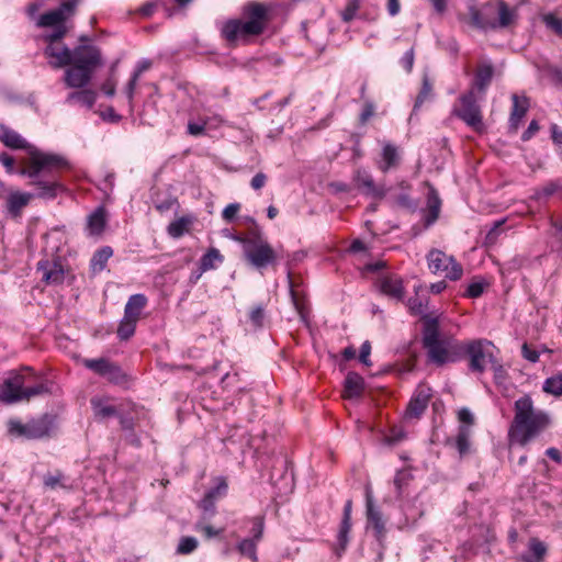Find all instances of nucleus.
<instances>
[{
    "label": "nucleus",
    "instance_id": "f257e3e1",
    "mask_svg": "<svg viewBox=\"0 0 562 562\" xmlns=\"http://www.w3.org/2000/svg\"><path fill=\"white\" fill-rule=\"evenodd\" d=\"M423 347L427 350L428 361L441 367L446 363H454L469 359V370L482 374L486 369V359L490 356L485 347L493 346L487 339H473L459 341L449 337H441L438 317L424 316V329H422Z\"/></svg>",
    "mask_w": 562,
    "mask_h": 562
},
{
    "label": "nucleus",
    "instance_id": "f03ea898",
    "mask_svg": "<svg viewBox=\"0 0 562 562\" xmlns=\"http://www.w3.org/2000/svg\"><path fill=\"white\" fill-rule=\"evenodd\" d=\"M273 18L272 3L249 0L239 8V16L221 23L220 35L228 47L251 45L271 30Z\"/></svg>",
    "mask_w": 562,
    "mask_h": 562
},
{
    "label": "nucleus",
    "instance_id": "7ed1b4c3",
    "mask_svg": "<svg viewBox=\"0 0 562 562\" xmlns=\"http://www.w3.org/2000/svg\"><path fill=\"white\" fill-rule=\"evenodd\" d=\"M69 168L67 159L58 154L36 153L32 161L20 168L18 175L30 179L33 196L45 201L55 200L67 191L60 179V171Z\"/></svg>",
    "mask_w": 562,
    "mask_h": 562
},
{
    "label": "nucleus",
    "instance_id": "20e7f679",
    "mask_svg": "<svg viewBox=\"0 0 562 562\" xmlns=\"http://www.w3.org/2000/svg\"><path fill=\"white\" fill-rule=\"evenodd\" d=\"M515 416L508 429L509 447L517 445L525 448L533 438L543 431L551 423L544 411H535L529 394L515 401Z\"/></svg>",
    "mask_w": 562,
    "mask_h": 562
},
{
    "label": "nucleus",
    "instance_id": "39448f33",
    "mask_svg": "<svg viewBox=\"0 0 562 562\" xmlns=\"http://www.w3.org/2000/svg\"><path fill=\"white\" fill-rule=\"evenodd\" d=\"M31 379L33 378L18 370L10 371L9 376L0 384V403L12 405L46 394L57 395L60 391L50 380H41L34 385H29Z\"/></svg>",
    "mask_w": 562,
    "mask_h": 562
},
{
    "label": "nucleus",
    "instance_id": "423d86ee",
    "mask_svg": "<svg viewBox=\"0 0 562 562\" xmlns=\"http://www.w3.org/2000/svg\"><path fill=\"white\" fill-rule=\"evenodd\" d=\"M57 429L58 416L53 413H44L25 424L18 418H10L7 422L8 434L25 440L48 439L56 434Z\"/></svg>",
    "mask_w": 562,
    "mask_h": 562
},
{
    "label": "nucleus",
    "instance_id": "0eeeda50",
    "mask_svg": "<svg viewBox=\"0 0 562 562\" xmlns=\"http://www.w3.org/2000/svg\"><path fill=\"white\" fill-rule=\"evenodd\" d=\"M76 5V0L64 1L57 9L47 11L40 16L37 26L54 27L52 33L43 36V40L48 43V45H53L65 37L67 34V27L65 25L67 13H74Z\"/></svg>",
    "mask_w": 562,
    "mask_h": 562
},
{
    "label": "nucleus",
    "instance_id": "6e6552de",
    "mask_svg": "<svg viewBox=\"0 0 562 562\" xmlns=\"http://www.w3.org/2000/svg\"><path fill=\"white\" fill-rule=\"evenodd\" d=\"M461 106L453 110V115L463 121L469 127L479 134L486 133L483 122L479 98L473 90H469L459 97Z\"/></svg>",
    "mask_w": 562,
    "mask_h": 562
},
{
    "label": "nucleus",
    "instance_id": "1a4fd4ad",
    "mask_svg": "<svg viewBox=\"0 0 562 562\" xmlns=\"http://www.w3.org/2000/svg\"><path fill=\"white\" fill-rule=\"evenodd\" d=\"M245 260L255 269L263 270L278 262V254L267 241L246 240L243 246Z\"/></svg>",
    "mask_w": 562,
    "mask_h": 562
},
{
    "label": "nucleus",
    "instance_id": "9d476101",
    "mask_svg": "<svg viewBox=\"0 0 562 562\" xmlns=\"http://www.w3.org/2000/svg\"><path fill=\"white\" fill-rule=\"evenodd\" d=\"M82 363L87 369L105 378L112 384L122 385L127 382V374L122 368L106 358L85 359Z\"/></svg>",
    "mask_w": 562,
    "mask_h": 562
},
{
    "label": "nucleus",
    "instance_id": "9b49d317",
    "mask_svg": "<svg viewBox=\"0 0 562 562\" xmlns=\"http://www.w3.org/2000/svg\"><path fill=\"white\" fill-rule=\"evenodd\" d=\"M469 14L472 25L480 30H495V20L497 14L496 2L488 1L476 8L469 7Z\"/></svg>",
    "mask_w": 562,
    "mask_h": 562
},
{
    "label": "nucleus",
    "instance_id": "f8f14e48",
    "mask_svg": "<svg viewBox=\"0 0 562 562\" xmlns=\"http://www.w3.org/2000/svg\"><path fill=\"white\" fill-rule=\"evenodd\" d=\"M0 142L11 149H24L27 154V158L24 160L25 166L27 161H32L35 151L44 153L36 146L27 143L19 133L4 124H0Z\"/></svg>",
    "mask_w": 562,
    "mask_h": 562
},
{
    "label": "nucleus",
    "instance_id": "ddd939ff",
    "mask_svg": "<svg viewBox=\"0 0 562 562\" xmlns=\"http://www.w3.org/2000/svg\"><path fill=\"white\" fill-rule=\"evenodd\" d=\"M72 64L88 67L94 71L103 65L100 48L92 44H79L72 48Z\"/></svg>",
    "mask_w": 562,
    "mask_h": 562
},
{
    "label": "nucleus",
    "instance_id": "4468645a",
    "mask_svg": "<svg viewBox=\"0 0 562 562\" xmlns=\"http://www.w3.org/2000/svg\"><path fill=\"white\" fill-rule=\"evenodd\" d=\"M367 525L372 527L374 537L379 543L385 539L386 529L381 510L374 506L371 491L366 490Z\"/></svg>",
    "mask_w": 562,
    "mask_h": 562
},
{
    "label": "nucleus",
    "instance_id": "2eb2a0df",
    "mask_svg": "<svg viewBox=\"0 0 562 562\" xmlns=\"http://www.w3.org/2000/svg\"><path fill=\"white\" fill-rule=\"evenodd\" d=\"M431 396V387L425 384H419L407 404L405 411L406 417L419 418L427 409Z\"/></svg>",
    "mask_w": 562,
    "mask_h": 562
},
{
    "label": "nucleus",
    "instance_id": "dca6fc26",
    "mask_svg": "<svg viewBox=\"0 0 562 562\" xmlns=\"http://www.w3.org/2000/svg\"><path fill=\"white\" fill-rule=\"evenodd\" d=\"M495 75V67L491 61H484L479 64L473 80L471 82L470 90L483 98L493 80Z\"/></svg>",
    "mask_w": 562,
    "mask_h": 562
},
{
    "label": "nucleus",
    "instance_id": "f3484780",
    "mask_svg": "<svg viewBox=\"0 0 562 562\" xmlns=\"http://www.w3.org/2000/svg\"><path fill=\"white\" fill-rule=\"evenodd\" d=\"M379 291L397 302H402L405 296V288L401 277L396 274L382 276L376 282Z\"/></svg>",
    "mask_w": 562,
    "mask_h": 562
},
{
    "label": "nucleus",
    "instance_id": "a211bd4d",
    "mask_svg": "<svg viewBox=\"0 0 562 562\" xmlns=\"http://www.w3.org/2000/svg\"><path fill=\"white\" fill-rule=\"evenodd\" d=\"M36 268L42 272V281L48 285H58L65 280V270L59 260H40Z\"/></svg>",
    "mask_w": 562,
    "mask_h": 562
},
{
    "label": "nucleus",
    "instance_id": "6ab92c4d",
    "mask_svg": "<svg viewBox=\"0 0 562 562\" xmlns=\"http://www.w3.org/2000/svg\"><path fill=\"white\" fill-rule=\"evenodd\" d=\"M351 510H352V501L347 499L342 510V518L340 521L338 535H337V546L335 548V552L337 557H341L346 551L349 543V532L351 530Z\"/></svg>",
    "mask_w": 562,
    "mask_h": 562
},
{
    "label": "nucleus",
    "instance_id": "aec40b11",
    "mask_svg": "<svg viewBox=\"0 0 562 562\" xmlns=\"http://www.w3.org/2000/svg\"><path fill=\"white\" fill-rule=\"evenodd\" d=\"M94 70L76 64L65 70L64 81L68 88H85L92 79Z\"/></svg>",
    "mask_w": 562,
    "mask_h": 562
},
{
    "label": "nucleus",
    "instance_id": "412c9836",
    "mask_svg": "<svg viewBox=\"0 0 562 562\" xmlns=\"http://www.w3.org/2000/svg\"><path fill=\"white\" fill-rule=\"evenodd\" d=\"M397 187L401 189V192L390 198V204L414 213L418 207V203L409 194L412 186L406 180H402L397 183Z\"/></svg>",
    "mask_w": 562,
    "mask_h": 562
},
{
    "label": "nucleus",
    "instance_id": "4be33fe9",
    "mask_svg": "<svg viewBox=\"0 0 562 562\" xmlns=\"http://www.w3.org/2000/svg\"><path fill=\"white\" fill-rule=\"evenodd\" d=\"M364 379L357 372L350 371L344 380L342 397L346 400L360 398L364 392Z\"/></svg>",
    "mask_w": 562,
    "mask_h": 562
},
{
    "label": "nucleus",
    "instance_id": "5701e85b",
    "mask_svg": "<svg viewBox=\"0 0 562 562\" xmlns=\"http://www.w3.org/2000/svg\"><path fill=\"white\" fill-rule=\"evenodd\" d=\"M44 55L54 58L49 64L56 69L69 66L74 61L72 49L66 45L61 49H57L54 45H47L44 49Z\"/></svg>",
    "mask_w": 562,
    "mask_h": 562
},
{
    "label": "nucleus",
    "instance_id": "b1692460",
    "mask_svg": "<svg viewBox=\"0 0 562 562\" xmlns=\"http://www.w3.org/2000/svg\"><path fill=\"white\" fill-rule=\"evenodd\" d=\"M512 100L513 108L510 112L508 128L510 133H516L521 120L529 109V100L526 97L520 99L517 94H513Z\"/></svg>",
    "mask_w": 562,
    "mask_h": 562
},
{
    "label": "nucleus",
    "instance_id": "393cba45",
    "mask_svg": "<svg viewBox=\"0 0 562 562\" xmlns=\"http://www.w3.org/2000/svg\"><path fill=\"white\" fill-rule=\"evenodd\" d=\"M32 193L12 191L7 196V212L12 217L21 215L22 210L30 203Z\"/></svg>",
    "mask_w": 562,
    "mask_h": 562
},
{
    "label": "nucleus",
    "instance_id": "a878e982",
    "mask_svg": "<svg viewBox=\"0 0 562 562\" xmlns=\"http://www.w3.org/2000/svg\"><path fill=\"white\" fill-rule=\"evenodd\" d=\"M441 207V200L437 190L430 186L427 193V210L428 213L424 218L425 227L431 226L439 217Z\"/></svg>",
    "mask_w": 562,
    "mask_h": 562
},
{
    "label": "nucleus",
    "instance_id": "bb28decb",
    "mask_svg": "<svg viewBox=\"0 0 562 562\" xmlns=\"http://www.w3.org/2000/svg\"><path fill=\"white\" fill-rule=\"evenodd\" d=\"M381 157L382 160L379 164V169L384 173L393 168H396L400 164L397 147L391 143H386L383 146Z\"/></svg>",
    "mask_w": 562,
    "mask_h": 562
},
{
    "label": "nucleus",
    "instance_id": "cd10ccee",
    "mask_svg": "<svg viewBox=\"0 0 562 562\" xmlns=\"http://www.w3.org/2000/svg\"><path fill=\"white\" fill-rule=\"evenodd\" d=\"M547 554V546L538 538H530L528 551L521 554L522 562H541Z\"/></svg>",
    "mask_w": 562,
    "mask_h": 562
},
{
    "label": "nucleus",
    "instance_id": "c85d7f7f",
    "mask_svg": "<svg viewBox=\"0 0 562 562\" xmlns=\"http://www.w3.org/2000/svg\"><path fill=\"white\" fill-rule=\"evenodd\" d=\"M498 18L495 20V30L508 27L516 18V11L510 9L503 0L496 1Z\"/></svg>",
    "mask_w": 562,
    "mask_h": 562
},
{
    "label": "nucleus",
    "instance_id": "c756f323",
    "mask_svg": "<svg viewBox=\"0 0 562 562\" xmlns=\"http://www.w3.org/2000/svg\"><path fill=\"white\" fill-rule=\"evenodd\" d=\"M426 258L428 268L432 273L448 270L449 257L443 251L434 248L427 254Z\"/></svg>",
    "mask_w": 562,
    "mask_h": 562
},
{
    "label": "nucleus",
    "instance_id": "7c9ffc66",
    "mask_svg": "<svg viewBox=\"0 0 562 562\" xmlns=\"http://www.w3.org/2000/svg\"><path fill=\"white\" fill-rule=\"evenodd\" d=\"M224 256L217 248L211 247L201 258L199 269L201 272L215 269L218 265L223 263Z\"/></svg>",
    "mask_w": 562,
    "mask_h": 562
},
{
    "label": "nucleus",
    "instance_id": "2f4dec72",
    "mask_svg": "<svg viewBox=\"0 0 562 562\" xmlns=\"http://www.w3.org/2000/svg\"><path fill=\"white\" fill-rule=\"evenodd\" d=\"M105 211L102 206L95 209L87 218V226L91 235H100L105 228Z\"/></svg>",
    "mask_w": 562,
    "mask_h": 562
},
{
    "label": "nucleus",
    "instance_id": "473e14b6",
    "mask_svg": "<svg viewBox=\"0 0 562 562\" xmlns=\"http://www.w3.org/2000/svg\"><path fill=\"white\" fill-rule=\"evenodd\" d=\"M113 249L110 246H103L98 249L90 261V268L93 273L103 271L106 267L108 260L112 257Z\"/></svg>",
    "mask_w": 562,
    "mask_h": 562
},
{
    "label": "nucleus",
    "instance_id": "72a5a7b5",
    "mask_svg": "<svg viewBox=\"0 0 562 562\" xmlns=\"http://www.w3.org/2000/svg\"><path fill=\"white\" fill-rule=\"evenodd\" d=\"M281 465H282L283 471H282L280 477L276 479V474H274V472H272L270 475V481L274 486L279 487L280 490H281V487L279 486V481H281L283 483V487L285 490L292 491L293 482H294V474H293V471L290 469L291 463L286 459H283V460H281Z\"/></svg>",
    "mask_w": 562,
    "mask_h": 562
},
{
    "label": "nucleus",
    "instance_id": "f704fd0d",
    "mask_svg": "<svg viewBox=\"0 0 562 562\" xmlns=\"http://www.w3.org/2000/svg\"><path fill=\"white\" fill-rule=\"evenodd\" d=\"M363 195L375 200H382L386 196L390 189L383 184H376L373 178L367 179L364 184L358 189Z\"/></svg>",
    "mask_w": 562,
    "mask_h": 562
},
{
    "label": "nucleus",
    "instance_id": "c9c22d12",
    "mask_svg": "<svg viewBox=\"0 0 562 562\" xmlns=\"http://www.w3.org/2000/svg\"><path fill=\"white\" fill-rule=\"evenodd\" d=\"M146 303H147V299L144 294H140V293L134 294V295L130 296V299L125 305L124 314L138 319L140 312L144 308V306L146 305Z\"/></svg>",
    "mask_w": 562,
    "mask_h": 562
},
{
    "label": "nucleus",
    "instance_id": "e433bc0d",
    "mask_svg": "<svg viewBox=\"0 0 562 562\" xmlns=\"http://www.w3.org/2000/svg\"><path fill=\"white\" fill-rule=\"evenodd\" d=\"M470 437L471 429L468 426L458 427V434L454 440V446L460 454V458H463L470 452Z\"/></svg>",
    "mask_w": 562,
    "mask_h": 562
},
{
    "label": "nucleus",
    "instance_id": "4c0bfd02",
    "mask_svg": "<svg viewBox=\"0 0 562 562\" xmlns=\"http://www.w3.org/2000/svg\"><path fill=\"white\" fill-rule=\"evenodd\" d=\"M91 406L97 419H104L109 417L117 416V409L113 405H106L101 398H91Z\"/></svg>",
    "mask_w": 562,
    "mask_h": 562
},
{
    "label": "nucleus",
    "instance_id": "58836bf2",
    "mask_svg": "<svg viewBox=\"0 0 562 562\" xmlns=\"http://www.w3.org/2000/svg\"><path fill=\"white\" fill-rule=\"evenodd\" d=\"M97 100V93L91 89H83L80 91H75L68 94L67 102L71 103L74 101L79 102L80 104L91 109Z\"/></svg>",
    "mask_w": 562,
    "mask_h": 562
},
{
    "label": "nucleus",
    "instance_id": "ea45409f",
    "mask_svg": "<svg viewBox=\"0 0 562 562\" xmlns=\"http://www.w3.org/2000/svg\"><path fill=\"white\" fill-rule=\"evenodd\" d=\"M137 319L124 314L121 321L116 334L121 340H128L135 333Z\"/></svg>",
    "mask_w": 562,
    "mask_h": 562
},
{
    "label": "nucleus",
    "instance_id": "a19ab883",
    "mask_svg": "<svg viewBox=\"0 0 562 562\" xmlns=\"http://www.w3.org/2000/svg\"><path fill=\"white\" fill-rule=\"evenodd\" d=\"M428 297L426 299H422V297H418V296H415V297H409L406 305L409 310V313L412 315H420V321L422 323L424 324V316L425 315H428V313H426V310L428 307ZM430 317H432L430 314H429Z\"/></svg>",
    "mask_w": 562,
    "mask_h": 562
},
{
    "label": "nucleus",
    "instance_id": "79ce46f5",
    "mask_svg": "<svg viewBox=\"0 0 562 562\" xmlns=\"http://www.w3.org/2000/svg\"><path fill=\"white\" fill-rule=\"evenodd\" d=\"M199 508L202 510L201 520L207 521L216 515V501L212 498V494H204L199 502Z\"/></svg>",
    "mask_w": 562,
    "mask_h": 562
},
{
    "label": "nucleus",
    "instance_id": "37998d69",
    "mask_svg": "<svg viewBox=\"0 0 562 562\" xmlns=\"http://www.w3.org/2000/svg\"><path fill=\"white\" fill-rule=\"evenodd\" d=\"M190 224L191 220L189 217L182 216L171 222L167 227V232L171 237L179 238L184 235Z\"/></svg>",
    "mask_w": 562,
    "mask_h": 562
},
{
    "label": "nucleus",
    "instance_id": "c03bdc74",
    "mask_svg": "<svg viewBox=\"0 0 562 562\" xmlns=\"http://www.w3.org/2000/svg\"><path fill=\"white\" fill-rule=\"evenodd\" d=\"M561 189L559 181L551 180L543 187L535 189L533 199L537 201L547 200Z\"/></svg>",
    "mask_w": 562,
    "mask_h": 562
},
{
    "label": "nucleus",
    "instance_id": "a18cd8bd",
    "mask_svg": "<svg viewBox=\"0 0 562 562\" xmlns=\"http://www.w3.org/2000/svg\"><path fill=\"white\" fill-rule=\"evenodd\" d=\"M542 391L554 396L562 395V373L552 375L544 380Z\"/></svg>",
    "mask_w": 562,
    "mask_h": 562
},
{
    "label": "nucleus",
    "instance_id": "49530a36",
    "mask_svg": "<svg viewBox=\"0 0 562 562\" xmlns=\"http://www.w3.org/2000/svg\"><path fill=\"white\" fill-rule=\"evenodd\" d=\"M412 480L413 474L408 469H401L396 472L393 483L398 496L403 494L404 490L408 486Z\"/></svg>",
    "mask_w": 562,
    "mask_h": 562
},
{
    "label": "nucleus",
    "instance_id": "de8ad7c7",
    "mask_svg": "<svg viewBox=\"0 0 562 562\" xmlns=\"http://www.w3.org/2000/svg\"><path fill=\"white\" fill-rule=\"evenodd\" d=\"M431 91L432 83L430 79L425 75L422 80L419 93L417 94L414 103L413 112H416L423 105V103L430 97Z\"/></svg>",
    "mask_w": 562,
    "mask_h": 562
},
{
    "label": "nucleus",
    "instance_id": "09e8293b",
    "mask_svg": "<svg viewBox=\"0 0 562 562\" xmlns=\"http://www.w3.org/2000/svg\"><path fill=\"white\" fill-rule=\"evenodd\" d=\"M257 543L258 542L255 540L245 538L237 543V550L240 552V554L248 557L252 562H257Z\"/></svg>",
    "mask_w": 562,
    "mask_h": 562
},
{
    "label": "nucleus",
    "instance_id": "8fccbe9b",
    "mask_svg": "<svg viewBox=\"0 0 562 562\" xmlns=\"http://www.w3.org/2000/svg\"><path fill=\"white\" fill-rule=\"evenodd\" d=\"M487 285L488 283L483 278H477L468 285L464 295L471 299L480 297Z\"/></svg>",
    "mask_w": 562,
    "mask_h": 562
},
{
    "label": "nucleus",
    "instance_id": "3c124183",
    "mask_svg": "<svg viewBox=\"0 0 562 562\" xmlns=\"http://www.w3.org/2000/svg\"><path fill=\"white\" fill-rule=\"evenodd\" d=\"M445 271L446 278H448L451 281L460 280L463 274L462 266L452 256L449 257L448 270Z\"/></svg>",
    "mask_w": 562,
    "mask_h": 562
},
{
    "label": "nucleus",
    "instance_id": "603ef678",
    "mask_svg": "<svg viewBox=\"0 0 562 562\" xmlns=\"http://www.w3.org/2000/svg\"><path fill=\"white\" fill-rule=\"evenodd\" d=\"M491 368L494 372V381L502 384L507 379V371L504 366L494 356H490Z\"/></svg>",
    "mask_w": 562,
    "mask_h": 562
},
{
    "label": "nucleus",
    "instance_id": "864d4df0",
    "mask_svg": "<svg viewBox=\"0 0 562 562\" xmlns=\"http://www.w3.org/2000/svg\"><path fill=\"white\" fill-rule=\"evenodd\" d=\"M234 240L240 243L243 246H245L246 240H256V241H262L266 240L262 236V229L261 227L257 225H250L248 227V236L244 237H233Z\"/></svg>",
    "mask_w": 562,
    "mask_h": 562
},
{
    "label": "nucleus",
    "instance_id": "5fc2aeb1",
    "mask_svg": "<svg viewBox=\"0 0 562 562\" xmlns=\"http://www.w3.org/2000/svg\"><path fill=\"white\" fill-rule=\"evenodd\" d=\"M375 115V104L372 100H364L362 110L359 114L358 121L361 126L366 125L368 121Z\"/></svg>",
    "mask_w": 562,
    "mask_h": 562
},
{
    "label": "nucleus",
    "instance_id": "6e6d98bb",
    "mask_svg": "<svg viewBox=\"0 0 562 562\" xmlns=\"http://www.w3.org/2000/svg\"><path fill=\"white\" fill-rule=\"evenodd\" d=\"M252 527L250 529L251 537L249 539L259 542L263 536L265 518L262 516H256L251 519Z\"/></svg>",
    "mask_w": 562,
    "mask_h": 562
},
{
    "label": "nucleus",
    "instance_id": "4d7b16f0",
    "mask_svg": "<svg viewBox=\"0 0 562 562\" xmlns=\"http://www.w3.org/2000/svg\"><path fill=\"white\" fill-rule=\"evenodd\" d=\"M266 317L265 307L262 304L256 305L249 313V321L255 328H261Z\"/></svg>",
    "mask_w": 562,
    "mask_h": 562
},
{
    "label": "nucleus",
    "instance_id": "13d9d810",
    "mask_svg": "<svg viewBox=\"0 0 562 562\" xmlns=\"http://www.w3.org/2000/svg\"><path fill=\"white\" fill-rule=\"evenodd\" d=\"M228 485L224 477H218L217 484L211 487L205 494H212L214 501H218L227 494Z\"/></svg>",
    "mask_w": 562,
    "mask_h": 562
},
{
    "label": "nucleus",
    "instance_id": "bf43d9fd",
    "mask_svg": "<svg viewBox=\"0 0 562 562\" xmlns=\"http://www.w3.org/2000/svg\"><path fill=\"white\" fill-rule=\"evenodd\" d=\"M198 547V540L194 537H182L177 551L181 554H189Z\"/></svg>",
    "mask_w": 562,
    "mask_h": 562
},
{
    "label": "nucleus",
    "instance_id": "052dcab7",
    "mask_svg": "<svg viewBox=\"0 0 562 562\" xmlns=\"http://www.w3.org/2000/svg\"><path fill=\"white\" fill-rule=\"evenodd\" d=\"M360 8V0H349L345 9L341 11V19L344 22H350Z\"/></svg>",
    "mask_w": 562,
    "mask_h": 562
},
{
    "label": "nucleus",
    "instance_id": "680f3d73",
    "mask_svg": "<svg viewBox=\"0 0 562 562\" xmlns=\"http://www.w3.org/2000/svg\"><path fill=\"white\" fill-rule=\"evenodd\" d=\"M543 21L548 29L552 30L555 34L562 36V20L560 18L549 13L543 18Z\"/></svg>",
    "mask_w": 562,
    "mask_h": 562
},
{
    "label": "nucleus",
    "instance_id": "e2e57ef3",
    "mask_svg": "<svg viewBox=\"0 0 562 562\" xmlns=\"http://www.w3.org/2000/svg\"><path fill=\"white\" fill-rule=\"evenodd\" d=\"M204 521L203 520H200L196 526H195V529L199 530V531H202L204 533V537L206 539H212L218 535H221L223 532V529H215L213 528L211 525H206V524H203Z\"/></svg>",
    "mask_w": 562,
    "mask_h": 562
},
{
    "label": "nucleus",
    "instance_id": "0e129e2a",
    "mask_svg": "<svg viewBox=\"0 0 562 562\" xmlns=\"http://www.w3.org/2000/svg\"><path fill=\"white\" fill-rule=\"evenodd\" d=\"M414 60H415V52L414 47H411L403 57L400 59V63L402 67L405 69L407 74H409L413 70L414 67Z\"/></svg>",
    "mask_w": 562,
    "mask_h": 562
},
{
    "label": "nucleus",
    "instance_id": "69168bd1",
    "mask_svg": "<svg viewBox=\"0 0 562 562\" xmlns=\"http://www.w3.org/2000/svg\"><path fill=\"white\" fill-rule=\"evenodd\" d=\"M458 419L461 423L460 426H468L471 429V426L474 425V416L468 407L459 409Z\"/></svg>",
    "mask_w": 562,
    "mask_h": 562
},
{
    "label": "nucleus",
    "instance_id": "338daca9",
    "mask_svg": "<svg viewBox=\"0 0 562 562\" xmlns=\"http://www.w3.org/2000/svg\"><path fill=\"white\" fill-rule=\"evenodd\" d=\"M240 209L239 203H231L228 204L222 212V216L226 222H233L236 218V215Z\"/></svg>",
    "mask_w": 562,
    "mask_h": 562
},
{
    "label": "nucleus",
    "instance_id": "774afa93",
    "mask_svg": "<svg viewBox=\"0 0 562 562\" xmlns=\"http://www.w3.org/2000/svg\"><path fill=\"white\" fill-rule=\"evenodd\" d=\"M521 355L526 360L530 361L531 363L538 362L540 357L539 351L532 349L527 342H525L521 346Z\"/></svg>",
    "mask_w": 562,
    "mask_h": 562
}]
</instances>
